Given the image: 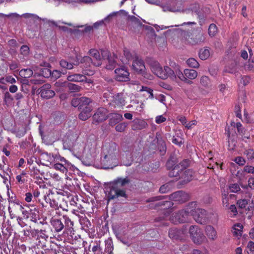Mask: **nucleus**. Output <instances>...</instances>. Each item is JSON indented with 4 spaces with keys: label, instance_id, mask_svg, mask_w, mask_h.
Instances as JSON below:
<instances>
[{
    "label": "nucleus",
    "instance_id": "473e14b6",
    "mask_svg": "<svg viewBox=\"0 0 254 254\" xmlns=\"http://www.w3.org/2000/svg\"><path fill=\"white\" fill-rule=\"evenodd\" d=\"M210 54L209 50L208 48H204L200 50L199 57L201 60H205L209 58Z\"/></svg>",
    "mask_w": 254,
    "mask_h": 254
},
{
    "label": "nucleus",
    "instance_id": "bb28decb",
    "mask_svg": "<svg viewBox=\"0 0 254 254\" xmlns=\"http://www.w3.org/2000/svg\"><path fill=\"white\" fill-rule=\"evenodd\" d=\"M49 66V64L46 63L44 67L41 68L40 69V71L37 72V73L40 75L43 76L45 78H48L50 77L52 72L50 69H49L48 67Z\"/></svg>",
    "mask_w": 254,
    "mask_h": 254
},
{
    "label": "nucleus",
    "instance_id": "aec40b11",
    "mask_svg": "<svg viewBox=\"0 0 254 254\" xmlns=\"http://www.w3.org/2000/svg\"><path fill=\"white\" fill-rule=\"evenodd\" d=\"M185 77H187V81H185V82L187 83H191L190 80H193L196 78L197 76V72L194 69H184Z\"/></svg>",
    "mask_w": 254,
    "mask_h": 254
},
{
    "label": "nucleus",
    "instance_id": "f03ea898",
    "mask_svg": "<svg viewBox=\"0 0 254 254\" xmlns=\"http://www.w3.org/2000/svg\"><path fill=\"white\" fill-rule=\"evenodd\" d=\"M130 183V180L128 177L125 178H118L114 181L107 184L105 188L107 192L108 200L116 199L117 201L123 203L126 202L128 195L124 190L121 189V187Z\"/></svg>",
    "mask_w": 254,
    "mask_h": 254
},
{
    "label": "nucleus",
    "instance_id": "393cba45",
    "mask_svg": "<svg viewBox=\"0 0 254 254\" xmlns=\"http://www.w3.org/2000/svg\"><path fill=\"white\" fill-rule=\"evenodd\" d=\"M65 162V166L62 164L61 163H56L53 164L52 167H54L55 169L57 170H59L61 171H62L63 173H64L65 171H67V168H74V166L72 165H70L68 163L66 162V160H64Z\"/></svg>",
    "mask_w": 254,
    "mask_h": 254
},
{
    "label": "nucleus",
    "instance_id": "a878e982",
    "mask_svg": "<svg viewBox=\"0 0 254 254\" xmlns=\"http://www.w3.org/2000/svg\"><path fill=\"white\" fill-rule=\"evenodd\" d=\"M86 79V77L80 74H74L67 76V79L72 82H82Z\"/></svg>",
    "mask_w": 254,
    "mask_h": 254
},
{
    "label": "nucleus",
    "instance_id": "774afa93",
    "mask_svg": "<svg viewBox=\"0 0 254 254\" xmlns=\"http://www.w3.org/2000/svg\"><path fill=\"white\" fill-rule=\"evenodd\" d=\"M248 187L252 189H254V178H251L248 181Z\"/></svg>",
    "mask_w": 254,
    "mask_h": 254
},
{
    "label": "nucleus",
    "instance_id": "4d7b16f0",
    "mask_svg": "<svg viewBox=\"0 0 254 254\" xmlns=\"http://www.w3.org/2000/svg\"><path fill=\"white\" fill-rule=\"evenodd\" d=\"M196 201H192L190 202L188 205L187 207L186 208V210H190L191 209H196Z\"/></svg>",
    "mask_w": 254,
    "mask_h": 254
},
{
    "label": "nucleus",
    "instance_id": "72a5a7b5",
    "mask_svg": "<svg viewBox=\"0 0 254 254\" xmlns=\"http://www.w3.org/2000/svg\"><path fill=\"white\" fill-rule=\"evenodd\" d=\"M124 57H123L121 60L124 64H127L132 59V55L129 50L125 49L124 50Z\"/></svg>",
    "mask_w": 254,
    "mask_h": 254
},
{
    "label": "nucleus",
    "instance_id": "338daca9",
    "mask_svg": "<svg viewBox=\"0 0 254 254\" xmlns=\"http://www.w3.org/2000/svg\"><path fill=\"white\" fill-rule=\"evenodd\" d=\"M4 101L5 102H10L12 100V98L11 97V96L8 92H6L4 94Z\"/></svg>",
    "mask_w": 254,
    "mask_h": 254
},
{
    "label": "nucleus",
    "instance_id": "e2e57ef3",
    "mask_svg": "<svg viewBox=\"0 0 254 254\" xmlns=\"http://www.w3.org/2000/svg\"><path fill=\"white\" fill-rule=\"evenodd\" d=\"M244 171L249 173H254V167L251 166H246Z\"/></svg>",
    "mask_w": 254,
    "mask_h": 254
},
{
    "label": "nucleus",
    "instance_id": "4be33fe9",
    "mask_svg": "<svg viewBox=\"0 0 254 254\" xmlns=\"http://www.w3.org/2000/svg\"><path fill=\"white\" fill-rule=\"evenodd\" d=\"M113 104L119 107L125 105V99L123 93H118L113 97Z\"/></svg>",
    "mask_w": 254,
    "mask_h": 254
},
{
    "label": "nucleus",
    "instance_id": "4468645a",
    "mask_svg": "<svg viewBox=\"0 0 254 254\" xmlns=\"http://www.w3.org/2000/svg\"><path fill=\"white\" fill-rule=\"evenodd\" d=\"M23 209H24V208L17 202H11L8 207L11 218L15 217V215L18 214L20 212H22Z\"/></svg>",
    "mask_w": 254,
    "mask_h": 254
},
{
    "label": "nucleus",
    "instance_id": "37998d69",
    "mask_svg": "<svg viewBox=\"0 0 254 254\" xmlns=\"http://www.w3.org/2000/svg\"><path fill=\"white\" fill-rule=\"evenodd\" d=\"M82 163L86 166H93L97 167V160H82Z\"/></svg>",
    "mask_w": 254,
    "mask_h": 254
},
{
    "label": "nucleus",
    "instance_id": "dca6fc26",
    "mask_svg": "<svg viewBox=\"0 0 254 254\" xmlns=\"http://www.w3.org/2000/svg\"><path fill=\"white\" fill-rule=\"evenodd\" d=\"M112 160H97V167L98 168L109 169H113L118 165V164H113L111 161Z\"/></svg>",
    "mask_w": 254,
    "mask_h": 254
},
{
    "label": "nucleus",
    "instance_id": "1a4fd4ad",
    "mask_svg": "<svg viewBox=\"0 0 254 254\" xmlns=\"http://www.w3.org/2000/svg\"><path fill=\"white\" fill-rule=\"evenodd\" d=\"M22 213L25 218H29L31 221L34 223H38L40 220L39 217V212L35 207L33 208H29L27 210L23 209Z\"/></svg>",
    "mask_w": 254,
    "mask_h": 254
},
{
    "label": "nucleus",
    "instance_id": "423d86ee",
    "mask_svg": "<svg viewBox=\"0 0 254 254\" xmlns=\"http://www.w3.org/2000/svg\"><path fill=\"white\" fill-rule=\"evenodd\" d=\"M190 237L194 244L200 245L206 240L202 231L197 226L191 225L190 227Z\"/></svg>",
    "mask_w": 254,
    "mask_h": 254
},
{
    "label": "nucleus",
    "instance_id": "0eeeda50",
    "mask_svg": "<svg viewBox=\"0 0 254 254\" xmlns=\"http://www.w3.org/2000/svg\"><path fill=\"white\" fill-rule=\"evenodd\" d=\"M169 199L178 204H182L188 201L190 196L189 193L183 190H178L171 193L169 196Z\"/></svg>",
    "mask_w": 254,
    "mask_h": 254
},
{
    "label": "nucleus",
    "instance_id": "f3484780",
    "mask_svg": "<svg viewBox=\"0 0 254 254\" xmlns=\"http://www.w3.org/2000/svg\"><path fill=\"white\" fill-rule=\"evenodd\" d=\"M147 126V123L141 119H135L132 122L131 128L134 130H140Z\"/></svg>",
    "mask_w": 254,
    "mask_h": 254
},
{
    "label": "nucleus",
    "instance_id": "49530a36",
    "mask_svg": "<svg viewBox=\"0 0 254 254\" xmlns=\"http://www.w3.org/2000/svg\"><path fill=\"white\" fill-rule=\"evenodd\" d=\"M237 204L239 208L243 209L246 208L248 204V201L246 199H240L237 201Z\"/></svg>",
    "mask_w": 254,
    "mask_h": 254
},
{
    "label": "nucleus",
    "instance_id": "6e6d98bb",
    "mask_svg": "<svg viewBox=\"0 0 254 254\" xmlns=\"http://www.w3.org/2000/svg\"><path fill=\"white\" fill-rule=\"evenodd\" d=\"M170 212V210L166 211L164 212V215L163 216H160L156 218L155 220L157 222L162 221L163 219H165V217H168Z\"/></svg>",
    "mask_w": 254,
    "mask_h": 254
},
{
    "label": "nucleus",
    "instance_id": "ea45409f",
    "mask_svg": "<svg viewBox=\"0 0 254 254\" xmlns=\"http://www.w3.org/2000/svg\"><path fill=\"white\" fill-rule=\"evenodd\" d=\"M42 163H43V162H42L41 160H36L35 163L31 166V169L33 170L35 173H37L36 171L41 173V166H42Z\"/></svg>",
    "mask_w": 254,
    "mask_h": 254
},
{
    "label": "nucleus",
    "instance_id": "864d4df0",
    "mask_svg": "<svg viewBox=\"0 0 254 254\" xmlns=\"http://www.w3.org/2000/svg\"><path fill=\"white\" fill-rule=\"evenodd\" d=\"M169 184H166L162 185L159 189L160 192L162 193H166L169 190L170 188L169 186Z\"/></svg>",
    "mask_w": 254,
    "mask_h": 254
},
{
    "label": "nucleus",
    "instance_id": "680f3d73",
    "mask_svg": "<svg viewBox=\"0 0 254 254\" xmlns=\"http://www.w3.org/2000/svg\"><path fill=\"white\" fill-rule=\"evenodd\" d=\"M247 248L250 250L252 254H254V242L250 241L247 245Z\"/></svg>",
    "mask_w": 254,
    "mask_h": 254
},
{
    "label": "nucleus",
    "instance_id": "0e129e2a",
    "mask_svg": "<svg viewBox=\"0 0 254 254\" xmlns=\"http://www.w3.org/2000/svg\"><path fill=\"white\" fill-rule=\"evenodd\" d=\"M6 82L10 84H13L16 82V80L11 76H6L5 77Z\"/></svg>",
    "mask_w": 254,
    "mask_h": 254
},
{
    "label": "nucleus",
    "instance_id": "e433bc0d",
    "mask_svg": "<svg viewBox=\"0 0 254 254\" xmlns=\"http://www.w3.org/2000/svg\"><path fill=\"white\" fill-rule=\"evenodd\" d=\"M188 65L190 67L197 68H198L199 64L198 62L194 58H189L186 61Z\"/></svg>",
    "mask_w": 254,
    "mask_h": 254
},
{
    "label": "nucleus",
    "instance_id": "052dcab7",
    "mask_svg": "<svg viewBox=\"0 0 254 254\" xmlns=\"http://www.w3.org/2000/svg\"><path fill=\"white\" fill-rule=\"evenodd\" d=\"M164 197V196H154V197H150V198H149L147 200V202L157 201L162 199Z\"/></svg>",
    "mask_w": 254,
    "mask_h": 254
},
{
    "label": "nucleus",
    "instance_id": "39448f33",
    "mask_svg": "<svg viewBox=\"0 0 254 254\" xmlns=\"http://www.w3.org/2000/svg\"><path fill=\"white\" fill-rule=\"evenodd\" d=\"M51 224L55 232L62 234L72 229L73 222L66 215L60 218L52 217Z\"/></svg>",
    "mask_w": 254,
    "mask_h": 254
},
{
    "label": "nucleus",
    "instance_id": "cd10ccee",
    "mask_svg": "<svg viewBox=\"0 0 254 254\" xmlns=\"http://www.w3.org/2000/svg\"><path fill=\"white\" fill-rule=\"evenodd\" d=\"M205 232L208 237L211 240H214L216 237V231L214 227L211 225H207L205 227Z\"/></svg>",
    "mask_w": 254,
    "mask_h": 254
},
{
    "label": "nucleus",
    "instance_id": "2eb2a0df",
    "mask_svg": "<svg viewBox=\"0 0 254 254\" xmlns=\"http://www.w3.org/2000/svg\"><path fill=\"white\" fill-rule=\"evenodd\" d=\"M93 123H99L106 120L107 118V110L105 108L98 109L93 116Z\"/></svg>",
    "mask_w": 254,
    "mask_h": 254
},
{
    "label": "nucleus",
    "instance_id": "b1692460",
    "mask_svg": "<svg viewBox=\"0 0 254 254\" xmlns=\"http://www.w3.org/2000/svg\"><path fill=\"white\" fill-rule=\"evenodd\" d=\"M123 119V116L121 114L118 113H113L110 116V125L111 126H114L116 124L119 123Z\"/></svg>",
    "mask_w": 254,
    "mask_h": 254
},
{
    "label": "nucleus",
    "instance_id": "c85d7f7f",
    "mask_svg": "<svg viewBox=\"0 0 254 254\" xmlns=\"http://www.w3.org/2000/svg\"><path fill=\"white\" fill-rule=\"evenodd\" d=\"M182 3L181 1L177 2L176 3V5L173 7H170L168 8V10L172 12H181V11H186L187 9L183 8Z\"/></svg>",
    "mask_w": 254,
    "mask_h": 254
},
{
    "label": "nucleus",
    "instance_id": "f8f14e48",
    "mask_svg": "<svg viewBox=\"0 0 254 254\" xmlns=\"http://www.w3.org/2000/svg\"><path fill=\"white\" fill-rule=\"evenodd\" d=\"M40 96L42 98L50 99L55 95V92L51 89V86L49 84H45L40 88Z\"/></svg>",
    "mask_w": 254,
    "mask_h": 254
},
{
    "label": "nucleus",
    "instance_id": "8fccbe9b",
    "mask_svg": "<svg viewBox=\"0 0 254 254\" xmlns=\"http://www.w3.org/2000/svg\"><path fill=\"white\" fill-rule=\"evenodd\" d=\"M0 169L3 170L4 172L6 171L10 172L9 166L8 165H6L4 160H1V162H0Z\"/></svg>",
    "mask_w": 254,
    "mask_h": 254
},
{
    "label": "nucleus",
    "instance_id": "bf43d9fd",
    "mask_svg": "<svg viewBox=\"0 0 254 254\" xmlns=\"http://www.w3.org/2000/svg\"><path fill=\"white\" fill-rule=\"evenodd\" d=\"M172 142L176 145L181 146L183 144L182 139L180 137H173Z\"/></svg>",
    "mask_w": 254,
    "mask_h": 254
},
{
    "label": "nucleus",
    "instance_id": "6ab92c4d",
    "mask_svg": "<svg viewBox=\"0 0 254 254\" xmlns=\"http://www.w3.org/2000/svg\"><path fill=\"white\" fill-rule=\"evenodd\" d=\"M183 232L177 228L170 229L168 233L169 237L173 240H179L182 239Z\"/></svg>",
    "mask_w": 254,
    "mask_h": 254
},
{
    "label": "nucleus",
    "instance_id": "a19ab883",
    "mask_svg": "<svg viewBox=\"0 0 254 254\" xmlns=\"http://www.w3.org/2000/svg\"><path fill=\"white\" fill-rule=\"evenodd\" d=\"M44 199L46 202L49 203L50 206L53 208H56L58 207V202L54 199H52L50 197V195L44 196Z\"/></svg>",
    "mask_w": 254,
    "mask_h": 254
},
{
    "label": "nucleus",
    "instance_id": "4c0bfd02",
    "mask_svg": "<svg viewBox=\"0 0 254 254\" xmlns=\"http://www.w3.org/2000/svg\"><path fill=\"white\" fill-rule=\"evenodd\" d=\"M107 61L108 62V64L106 66V68L108 69H112L115 67L117 64V60L114 58L110 57H109Z\"/></svg>",
    "mask_w": 254,
    "mask_h": 254
},
{
    "label": "nucleus",
    "instance_id": "f704fd0d",
    "mask_svg": "<svg viewBox=\"0 0 254 254\" xmlns=\"http://www.w3.org/2000/svg\"><path fill=\"white\" fill-rule=\"evenodd\" d=\"M33 74V70L30 68L22 69L19 71V75L23 78H29Z\"/></svg>",
    "mask_w": 254,
    "mask_h": 254
},
{
    "label": "nucleus",
    "instance_id": "5fc2aeb1",
    "mask_svg": "<svg viewBox=\"0 0 254 254\" xmlns=\"http://www.w3.org/2000/svg\"><path fill=\"white\" fill-rule=\"evenodd\" d=\"M29 49L27 46L23 45L20 48V53L24 56H26L29 54Z\"/></svg>",
    "mask_w": 254,
    "mask_h": 254
},
{
    "label": "nucleus",
    "instance_id": "c03bdc74",
    "mask_svg": "<svg viewBox=\"0 0 254 254\" xmlns=\"http://www.w3.org/2000/svg\"><path fill=\"white\" fill-rule=\"evenodd\" d=\"M69 90L72 92H78L81 89V87L73 83H69L68 84Z\"/></svg>",
    "mask_w": 254,
    "mask_h": 254
},
{
    "label": "nucleus",
    "instance_id": "5701e85b",
    "mask_svg": "<svg viewBox=\"0 0 254 254\" xmlns=\"http://www.w3.org/2000/svg\"><path fill=\"white\" fill-rule=\"evenodd\" d=\"M92 109L89 106H85V108L79 115V118L82 121H86L91 116Z\"/></svg>",
    "mask_w": 254,
    "mask_h": 254
},
{
    "label": "nucleus",
    "instance_id": "603ef678",
    "mask_svg": "<svg viewBox=\"0 0 254 254\" xmlns=\"http://www.w3.org/2000/svg\"><path fill=\"white\" fill-rule=\"evenodd\" d=\"M166 121V117H164L163 115L157 116L155 118V123L157 124H160L161 123H164Z\"/></svg>",
    "mask_w": 254,
    "mask_h": 254
},
{
    "label": "nucleus",
    "instance_id": "c9c22d12",
    "mask_svg": "<svg viewBox=\"0 0 254 254\" xmlns=\"http://www.w3.org/2000/svg\"><path fill=\"white\" fill-rule=\"evenodd\" d=\"M234 234L236 236H241L242 234L243 226L241 223H237L234 226Z\"/></svg>",
    "mask_w": 254,
    "mask_h": 254
},
{
    "label": "nucleus",
    "instance_id": "2f4dec72",
    "mask_svg": "<svg viewBox=\"0 0 254 254\" xmlns=\"http://www.w3.org/2000/svg\"><path fill=\"white\" fill-rule=\"evenodd\" d=\"M179 160H168L166 163V166L168 170H170V172H174L175 173V163L179 164L180 161Z\"/></svg>",
    "mask_w": 254,
    "mask_h": 254
},
{
    "label": "nucleus",
    "instance_id": "6e6552de",
    "mask_svg": "<svg viewBox=\"0 0 254 254\" xmlns=\"http://www.w3.org/2000/svg\"><path fill=\"white\" fill-rule=\"evenodd\" d=\"M190 216H192L194 220L201 224L205 222L207 213L203 209L197 208L190 210Z\"/></svg>",
    "mask_w": 254,
    "mask_h": 254
},
{
    "label": "nucleus",
    "instance_id": "412c9836",
    "mask_svg": "<svg viewBox=\"0 0 254 254\" xmlns=\"http://www.w3.org/2000/svg\"><path fill=\"white\" fill-rule=\"evenodd\" d=\"M152 205H154L155 208H159L161 209L165 210L171 208L173 206L174 203L172 200H164L156 202Z\"/></svg>",
    "mask_w": 254,
    "mask_h": 254
},
{
    "label": "nucleus",
    "instance_id": "13d9d810",
    "mask_svg": "<svg viewBox=\"0 0 254 254\" xmlns=\"http://www.w3.org/2000/svg\"><path fill=\"white\" fill-rule=\"evenodd\" d=\"M197 122L195 120H192L189 123H187L185 127L190 129L192 128L194 126L196 125Z\"/></svg>",
    "mask_w": 254,
    "mask_h": 254
},
{
    "label": "nucleus",
    "instance_id": "c756f323",
    "mask_svg": "<svg viewBox=\"0 0 254 254\" xmlns=\"http://www.w3.org/2000/svg\"><path fill=\"white\" fill-rule=\"evenodd\" d=\"M105 253H111L113 251L114 246L113 241L111 238H108L105 241Z\"/></svg>",
    "mask_w": 254,
    "mask_h": 254
},
{
    "label": "nucleus",
    "instance_id": "ddd939ff",
    "mask_svg": "<svg viewBox=\"0 0 254 254\" xmlns=\"http://www.w3.org/2000/svg\"><path fill=\"white\" fill-rule=\"evenodd\" d=\"M116 79L120 81H126L129 79V72L124 67L117 68L115 70Z\"/></svg>",
    "mask_w": 254,
    "mask_h": 254
},
{
    "label": "nucleus",
    "instance_id": "20e7f679",
    "mask_svg": "<svg viewBox=\"0 0 254 254\" xmlns=\"http://www.w3.org/2000/svg\"><path fill=\"white\" fill-rule=\"evenodd\" d=\"M179 164L175 163V173L169 172V176L170 177H177L182 180L180 182L181 184H185L192 180L193 178V172L190 169L187 168L190 164V160H180Z\"/></svg>",
    "mask_w": 254,
    "mask_h": 254
},
{
    "label": "nucleus",
    "instance_id": "a18cd8bd",
    "mask_svg": "<svg viewBox=\"0 0 254 254\" xmlns=\"http://www.w3.org/2000/svg\"><path fill=\"white\" fill-rule=\"evenodd\" d=\"M79 101L81 105V107L84 105L88 106L87 105H88L91 102L90 99L85 97L79 98Z\"/></svg>",
    "mask_w": 254,
    "mask_h": 254
},
{
    "label": "nucleus",
    "instance_id": "79ce46f5",
    "mask_svg": "<svg viewBox=\"0 0 254 254\" xmlns=\"http://www.w3.org/2000/svg\"><path fill=\"white\" fill-rule=\"evenodd\" d=\"M217 32L218 29L216 25L214 24H210L208 28L209 35L211 37L214 36L216 34Z\"/></svg>",
    "mask_w": 254,
    "mask_h": 254
},
{
    "label": "nucleus",
    "instance_id": "09e8293b",
    "mask_svg": "<svg viewBox=\"0 0 254 254\" xmlns=\"http://www.w3.org/2000/svg\"><path fill=\"white\" fill-rule=\"evenodd\" d=\"M210 80L209 78L206 76H202L200 79V83L203 86L207 87L209 85Z\"/></svg>",
    "mask_w": 254,
    "mask_h": 254
},
{
    "label": "nucleus",
    "instance_id": "58836bf2",
    "mask_svg": "<svg viewBox=\"0 0 254 254\" xmlns=\"http://www.w3.org/2000/svg\"><path fill=\"white\" fill-rule=\"evenodd\" d=\"M228 188L230 192L234 193H239L241 190L240 186L237 183L229 184Z\"/></svg>",
    "mask_w": 254,
    "mask_h": 254
},
{
    "label": "nucleus",
    "instance_id": "de8ad7c7",
    "mask_svg": "<svg viewBox=\"0 0 254 254\" xmlns=\"http://www.w3.org/2000/svg\"><path fill=\"white\" fill-rule=\"evenodd\" d=\"M127 126L126 123H122L117 125L116 127V130L119 132H122L125 130Z\"/></svg>",
    "mask_w": 254,
    "mask_h": 254
},
{
    "label": "nucleus",
    "instance_id": "9d476101",
    "mask_svg": "<svg viewBox=\"0 0 254 254\" xmlns=\"http://www.w3.org/2000/svg\"><path fill=\"white\" fill-rule=\"evenodd\" d=\"M190 216V210H180L174 216L175 222L179 223L190 222L191 220Z\"/></svg>",
    "mask_w": 254,
    "mask_h": 254
},
{
    "label": "nucleus",
    "instance_id": "f257e3e1",
    "mask_svg": "<svg viewBox=\"0 0 254 254\" xmlns=\"http://www.w3.org/2000/svg\"><path fill=\"white\" fill-rule=\"evenodd\" d=\"M169 66L165 65L163 68L160 64L156 61H152L150 63L151 71L157 77L162 79L170 78L172 79L178 77L180 80L185 82L187 77H185L184 71L183 72L179 65L175 62H170Z\"/></svg>",
    "mask_w": 254,
    "mask_h": 254
},
{
    "label": "nucleus",
    "instance_id": "9b49d317",
    "mask_svg": "<svg viewBox=\"0 0 254 254\" xmlns=\"http://www.w3.org/2000/svg\"><path fill=\"white\" fill-rule=\"evenodd\" d=\"M132 68L136 72L142 74L144 77L150 79L151 75L147 76L145 73V67L141 59L135 58L132 63Z\"/></svg>",
    "mask_w": 254,
    "mask_h": 254
},
{
    "label": "nucleus",
    "instance_id": "69168bd1",
    "mask_svg": "<svg viewBox=\"0 0 254 254\" xmlns=\"http://www.w3.org/2000/svg\"><path fill=\"white\" fill-rule=\"evenodd\" d=\"M71 104L74 107L79 106L81 108V105L78 98L73 99L71 101Z\"/></svg>",
    "mask_w": 254,
    "mask_h": 254
},
{
    "label": "nucleus",
    "instance_id": "7ed1b4c3",
    "mask_svg": "<svg viewBox=\"0 0 254 254\" xmlns=\"http://www.w3.org/2000/svg\"><path fill=\"white\" fill-rule=\"evenodd\" d=\"M89 54L92 57L91 59L88 56L84 57L81 60V63L83 64V73L87 75H91L94 74V70L92 69L91 65L99 66L102 64L103 59L108 57L109 52L107 51H102L101 58L99 52L96 49H91Z\"/></svg>",
    "mask_w": 254,
    "mask_h": 254
},
{
    "label": "nucleus",
    "instance_id": "7c9ffc66",
    "mask_svg": "<svg viewBox=\"0 0 254 254\" xmlns=\"http://www.w3.org/2000/svg\"><path fill=\"white\" fill-rule=\"evenodd\" d=\"M140 92H145L146 94H143L144 96L147 97L148 98L153 99L154 97L153 94V90L146 86H141L139 89Z\"/></svg>",
    "mask_w": 254,
    "mask_h": 254
},
{
    "label": "nucleus",
    "instance_id": "3c124183",
    "mask_svg": "<svg viewBox=\"0 0 254 254\" xmlns=\"http://www.w3.org/2000/svg\"><path fill=\"white\" fill-rule=\"evenodd\" d=\"M244 154L246 155L247 159H254V150L249 149L246 150Z\"/></svg>",
    "mask_w": 254,
    "mask_h": 254
},
{
    "label": "nucleus",
    "instance_id": "a211bd4d",
    "mask_svg": "<svg viewBox=\"0 0 254 254\" xmlns=\"http://www.w3.org/2000/svg\"><path fill=\"white\" fill-rule=\"evenodd\" d=\"M60 65L63 68L67 69H71L73 67L74 65H78L79 64L78 60H69L68 61L62 60L60 61Z\"/></svg>",
    "mask_w": 254,
    "mask_h": 254
}]
</instances>
